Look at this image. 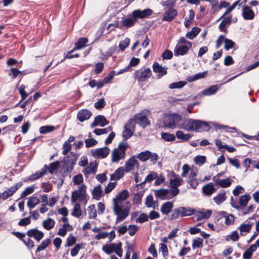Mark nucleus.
Returning <instances> with one entry per match:
<instances>
[{"label": "nucleus", "mask_w": 259, "mask_h": 259, "mask_svg": "<svg viewBox=\"0 0 259 259\" xmlns=\"http://www.w3.org/2000/svg\"><path fill=\"white\" fill-rule=\"evenodd\" d=\"M43 227L47 230L52 229L55 225V222L51 218L44 220L42 223Z\"/></svg>", "instance_id": "2f4dec72"}, {"label": "nucleus", "mask_w": 259, "mask_h": 259, "mask_svg": "<svg viewBox=\"0 0 259 259\" xmlns=\"http://www.w3.org/2000/svg\"><path fill=\"white\" fill-rule=\"evenodd\" d=\"M127 148L126 142H120L117 148H114L111 153L112 161L118 162L120 160L123 159L125 156V151Z\"/></svg>", "instance_id": "20e7f679"}, {"label": "nucleus", "mask_w": 259, "mask_h": 259, "mask_svg": "<svg viewBox=\"0 0 259 259\" xmlns=\"http://www.w3.org/2000/svg\"><path fill=\"white\" fill-rule=\"evenodd\" d=\"M51 243V240L50 238H47L44 240L37 247L35 253H37L38 252L45 249Z\"/></svg>", "instance_id": "473e14b6"}, {"label": "nucleus", "mask_w": 259, "mask_h": 259, "mask_svg": "<svg viewBox=\"0 0 259 259\" xmlns=\"http://www.w3.org/2000/svg\"><path fill=\"white\" fill-rule=\"evenodd\" d=\"M161 139L166 142H172L176 139V136L174 134L162 132L161 133Z\"/></svg>", "instance_id": "79ce46f5"}, {"label": "nucleus", "mask_w": 259, "mask_h": 259, "mask_svg": "<svg viewBox=\"0 0 259 259\" xmlns=\"http://www.w3.org/2000/svg\"><path fill=\"white\" fill-rule=\"evenodd\" d=\"M88 211L90 219H96L97 214L95 208V205L94 204H92L89 206Z\"/></svg>", "instance_id": "de8ad7c7"}, {"label": "nucleus", "mask_w": 259, "mask_h": 259, "mask_svg": "<svg viewBox=\"0 0 259 259\" xmlns=\"http://www.w3.org/2000/svg\"><path fill=\"white\" fill-rule=\"evenodd\" d=\"M180 193L179 189L170 190V189H160L154 191V195L156 197L161 199H170L176 196Z\"/></svg>", "instance_id": "423d86ee"}, {"label": "nucleus", "mask_w": 259, "mask_h": 259, "mask_svg": "<svg viewBox=\"0 0 259 259\" xmlns=\"http://www.w3.org/2000/svg\"><path fill=\"white\" fill-rule=\"evenodd\" d=\"M77 199H79L80 201H82L85 200L84 204H86L87 202V198L83 195H81L78 191L75 190L72 192L71 195V202L74 203L76 202Z\"/></svg>", "instance_id": "bb28decb"}, {"label": "nucleus", "mask_w": 259, "mask_h": 259, "mask_svg": "<svg viewBox=\"0 0 259 259\" xmlns=\"http://www.w3.org/2000/svg\"><path fill=\"white\" fill-rule=\"evenodd\" d=\"M152 75V71L149 68L137 70L134 74V77L139 82L146 81Z\"/></svg>", "instance_id": "0eeeda50"}, {"label": "nucleus", "mask_w": 259, "mask_h": 259, "mask_svg": "<svg viewBox=\"0 0 259 259\" xmlns=\"http://www.w3.org/2000/svg\"><path fill=\"white\" fill-rule=\"evenodd\" d=\"M238 229L240 231L241 235H243V232L248 233L250 231L251 225L250 224H242L240 226Z\"/></svg>", "instance_id": "603ef678"}, {"label": "nucleus", "mask_w": 259, "mask_h": 259, "mask_svg": "<svg viewBox=\"0 0 259 259\" xmlns=\"http://www.w3.org/2000/svg\"><path fill=\"white\" fill-rule=\"evenodd\" d=\"M183 182V180L178 177H176L175 179H171L170 180V185L172 189L170 190H175L179 189L178 187L182 185Z\"/></svg>", "instance_id": "cd10ccee"}, {"label": "nucleus", "mask_w": 259, "mask_h": 259, "mask_svg": "<svg viewBox=\"0 0 259 259\" xmlns=\"http://www.w3.org/2000/svg\"><path fill=\"white\" fill-rule=\"evenodd\" d=\"M167 69L166 67L161 66L157 62H154L153 64V71L158 73L159 78L167 74Z\"/></svg>", "instance_id": "2eb2a0df"}, {"label": "nucleus", "mask_w": 259, "mask_h": 259, "mask_svg": "<svg viewBox=\"0 0 259 259\" xmlns=\"http://www.w3.org/2000/svg\"><path fill=\"white\" fill-rule=\"evenodd\" d=\"M206 158L204 156H196L195 158V162L196 164L201 165L206 161Z\"/></svg>", "instance_id": "e2e57ef3"}, {"label": "nucleus", "mask_w": 259, "mask_h": 259, "mask_svg": "<svg viewBox=\"0 0 259 259\" xmlns=\"http://www.w3.org/2000/svg\"><path fill=\"white\" fill-rule=\"evenodd\" d=\"M88 42V39L85 37L80 38L75 44L74 49H81L87 46Z\"/></svg>", "instance_id": "72a5a7b5"}, {"label": "nucleus", "mask_w": 259, "mask_h": 259, "mask_svg": "<svg viewBox=\"0 0 259 259\" xmlns=\"http://www.w3.org/2000/svg\"><path fill=\"white\" fill-rule=\"evenodd\" d=\"M242 15L246 20H252L254 17V13L251 8L248 6H245L242 9Z\"/></svg>", "instance_id": "4468645a"}, {"label": "nucleus", "mask_w": 259, "mask_h": 259, "mask_svg": "<svg viewBox=\"0 0 259 259\" xmlns=\"http://www.w3.org/2000/svg\"><path fill=\"white\" fill-rule=\"evenodd\" d=\"M97 171V163L95 161L91 162L84 170V172L86 174H95Z\"/></svg>", "instance_id": "37998d69"}, {"label": "nucleus", "mask_w": 259, "mask_h": 259, "mask_svg": "<svg viewBox=\"0 0 259 259\" xmlns=\"http://www.w3.org/2000/svg\"><path fill=\"white\" fill-rule=\"evenodd\" d=\"M31 216L21 219L18 223L20 226H26L29 225L31 223Z\"/></svg>", "instance_id": "338daca9"}, {"label": "nucleus", "mask_w": 259, "mask_h": 259, "mask_svg": "<svg viewBox=\"0 0 259 259\" xmlns=\"http://www.w3.org/2000/svg\"><path fill=\"white\" fill-rule=\"evenodd\" d=\"M134 132V131H133L131 130H130V129H128L126 128H124V130L122 133V135H123L124 140H126L128 139H129L131 137H132V135H133Z\"/></svg>", "instance_id": "774afa93"}, {"label": "nucleus", "mask_w": 259, "mask_h": 259, "mask_svg": "<svg viewBox=\"0 0 259 259\" xmlns=\"http://www.w3.org/2000/svg\"><path fill=\"white\" fill-rule=\"evenodd\" d=\"M181 209H183L182 210H181L182 212V217L191 215L194 213V209H191L189 207L186 208L184 207H181Z\"/></svg>", "instance_id": "bf43d9fd"}, {"label": "nucleus", "mask_w": 259, "mask_h": 259, "mask_svg": "<svg viewBox=\"0 0 259 259\" xmlns=\"http://www.w3.org/2000/svg\"><path fill=\"white\" fill-rule=\"evenodd\" d=\"M207 71L203 72L202 73H199L195 74L193 76L191 77L189 81H193L199 79L204 78L207 74Z\"/></svg>", "instance_id": "680f3d73"}, {"label": "nucleus", "mask_w": 259, "mask_h": 259, "mask_svg": "<svg viewBox=\"0 0 259 259\" xmlns=\"http://www.w3.org/2000/svg\"><path fill=\"white\" fill-rule=\"evenodd\" d=\"M234 46L235 42L233 40L228 38L226 39L224 46V48L226 50L228 51L233 48Z\"/></svg>", "instance_id": "69168bd1"}, {"label": "nucleus", "mask_w": 259, "mask_h": 259, "mask_svg": "<svg viewBox=\"0 0 259 259\" xmlns=\"http://www.w3.org/2000/svg\"><path fill=\"white\" fill-rule=\"evenodd\" d=\"M134 119L135 122L139 124L143 127H145L150 124L149 122L148 121L147 115L144 112L135 115Z\"/></svg>", "instance_id": "9b49d317"}, {"label": "nucleus", "mask_w": 259, "mask_h": 259, "mask_svg": "<svg viewBox=\"0 0 259 259\" xmlns=\"http://www.w3.org/2000/svg\"><path fill=\"white\" fill-rule=\"evenodd\" d=\"M22 185V183L19 182L10 187L8 190H6L3 193H0V200H5L12 196Z\"/></svg>", "instance_id": "1a4fd4ad"}, {"label": "nucleus", "mask_w": 259, "mask_h": 259, "mask_svg": "<svg viewBox=\"0 0 259 259\" xmlns=\"http://www.w3.org/2000/svg\"><path fill=\"white\" fill-rule=\"evenodd\" d=\"M108 123L109 121L106 119L104 116L99 115L95 118L94 121L91 124V127L93 128L99 125L103 127L108 124Z\"/></svg>", "instance_id": "ddd939ff"}, {"label": "nucleus", "mask_w": 259, "mask_h": 259, "mask_svg": "<svg viewBox=\"0 0 259 259\" xmlns=\"http://www.w3.org/2000/svg\"><path fill=\"white\" fill-rule=\"evenodd\" d=\"M203 240L200 238H197L193 240L192 248L193 249L196 248H202L203 246Z\"/></svg>", "instance_id": "09e8293b"}, {"label": "nucleus", "mask_w": 259, "mask_h": 259, "mask_svg": "<svg viewBox=\"0 0 259 259\" xmlns=\"http://www.w3.org/2000/svg\"><path fill=\"white\" fill-rule=\"evenodd\" d=\"M59 164L60 162L58 161L51 163L49 166L48 167L47 170H48L50 174H52L54 173V171L58 168Z\"/></svg>", "instance_id": "5fc2aeb1"}, {"label": "nucleus", "mask_w": 259, "mask_h": 259, "mask_svg": "<svg viewBox=\"0 0 259 259\" xmlns=\"http://www.w3.org/2000/svg\"><path fill=\"white\" fill-rule=\"evenodd\" d=\"M81 213L82 212L80 208V205L79 203H77L74 206L73 211L71 212V215L78 218L81 215Z\"/></svg>", "instance_id": "c03bdc74"}, {"label": "nucleus", "mask_w": 259, "mask_h": 259, "mask_svg": "<svg viewBox=\"0 0 259 259\" xmlns=\"http://www.w3.org/2000/svg\"><path fill=\"white\" fill-rule=\"evenodd\" d=\"M174 206L173 203L167 201L164 203L161 206L160 211L164 214H168Z\"/></svg>", "instance_id": "a878e982"}, {"label": "nucleus", "mask_w": 259, "mask_h": 259, "mask_svg": "<svg viewBox=\"0 0 259 259\" xmlns=\"http://www.w3.org/2000/svg\"><path fill=\"white\" fill-rule=\"evenodd\" d=\"M185 129L187 131H208L210 129V126L206 122L190 119L186 123Z\"/></svg>", "instance_id": "7ed1b4c3"}, {"label": "nucleus", "mask_w": 259, "mask_h": 259, "mask_svg": "<svg viewBox=\"0 0 259 259\" xmlns=\"http://www.w3.org/2000/svg\"><path fill=\"white\" fill-rule=\"evenodd\" d=\"M250 197L249 195H243L239 198V205L243 209L248 203Z\"/></svg>", "instance_id": "4c0bfd02"}, {"label": "nucleus", "mask_w": 259, "mask_h": 259, "mask_svg": "<svg viewBox=\"0 0 259 259\" xmlns=\"http://www.w3.org/2000/svg\"><path fill=\"white\" fill-rule=\"evenodd\" d=\"M138 164V161L136 159L135 156H132L125 162V170L128 172L134 168L136 165Z\"/></svg>", "instance_id": "412c9836"}, {"label": "nucleus", "mask_w": 259, "mask_h": 259, "mask_svg": "<svg viewBox=\"0 0 259 259\" xmlns=\"http://www.w3.org/2000/svg\"><path fill=\"white\" fill-rule=\"evenodd\" d=\"M26 235L30 238H34L37 242H39L44 236V233L36 228L28 230Z\"/></svg>", "instance_id": "f8f14e48"}, {"label": "nucleus", "mask_w": 259, "mask_h": 259, "mask_svg": "<svg viewBox=\"0 0 259 259\" xmlns=\"http://www.w3.org/2000/svg\"><path fill=\"white\" fill-rule=\"evenodd\" d=\"M150 156H151V152L147 150L139 153L137 155V158H138L141 161L144 162L148 160L150 158Z\"/></svg>", "instance_id": "a19ab883"}, {"label": "nucleus", "mask_w": 259, "mask_h": 259, "mask_svg": "<svg viewBox=\"0 0 259 259\" xmlns=\"http://www.w3.org/2000/svg\"><path fill=\"white\" fill-rule=\"evenodd\" d=\"M190 48L188 45L179 46L177 45L174 50V54L176 56L184 55L188 52Z\"/></svg>", "instance_id": "6ab92c4d"}, {"label": "nucleus", "mask_w": 259, "mask_h": 259, "mask_svg": "<svg viewBox=\"0 0 259 259\" xmlns=\"http://www.w3.org/2000/svg\"><path fill=\"white\" fill-rule=\"evenodd\" d=\"M129 196L128 191L126 190L121 191L113 199V211L114 214L117 215L116 224L124 221L129 215L131 208V205L129 201H126L124 205L122 202L125 200Z\"/></svg>", "instance_id": "f257e3e1"}, {"label": "nucleus", "mask_w": 259, "mask_h": 259, "mask_svg": "<svg viewBox=\"0 0 259 259\" xmlns=\"http://www.w3.org/2000/svg\"><path fill=\"white\" fill-rule=\"evenodd\" d=\"M55 127L54 126L46 125L43 126L39 128V132L41 134H45L49 132L54 131Z\"/></svg>", "instance_id": "864d4df0"}, {"label": "nucleus", "mask_w": 259, "mask_h": 259, "mask_svg": "<svg viewBox=\"0 0 259 259\" xmlns=\"http://www.w3.org/2000/svg\"><path fill=\"white\" fill-rule=\"evenodd\" d=\"M181 116L178 114H167L163 118V125L166 127L175 128L181 120Z\"/></svg>", "instance_id": "39448f33"}, {"label": "nucleus", "mask_w": 259, "mask_h": 259, "mask_svg": "<svg viewBox=\"0 0 259 259\" xmlns=\"http://www.w3.org/2000/svg\"><path fill=\"white\" fill-rule=\"evenodd\" d=\"M223 18L224 19L219 25V29L221 31L227 33V30L226 27L229 26L231 23L232 16H228Z\"/></svg>", "instance_id": "5701e85b"}, {"label": "nucleus", "mask_w": 259, "mask_h": 259, "mask_svg": "<svg viewBox=\"0 0 259 259\" xmlns=\"http://www.w3.org/2000/svg\"><path fill=\"white\" fill-rule=\"evenodd\" d=\"M186 83L187 82L185 81H180L178 82H173L169 85V88L170 89H181L184 85H185Z\"/></svg>", "instance_id": "8fccbe9b"}, {"label": "nucleus", "mask_w": 259, "mask_h": 259, "mask_svg": "<svg viewBox=\"0 0 259 259\" xmlns=\"http://www.w3.org/2000/svg\"><path fill=\"white\" fill-rule=\"evenodd\" d=\"M200 31L199 28L195 27L192 28L191 31L187 33L186 36L190 39H193L197 35Z\"/></svg>", "instance_id": "58836bf2"}, {"label": "nucleus", "mask_w": 259, "mask_h": 259, "mask_svg": "<svg viewBox=\"0 0 259 259\" xmlns=\"http://www.w3.org/2000/svg\"><path fill=\"white\" fill-rule=\"evenodd\" d=\"M112 130V126H110L106 128H102V129L96 128L95 130H94V133L97 135H101L102 134H107L108 132L111 131Z\"/></svg>", "instance_id": "3c124183"}, {"label": "nucleus", "mask_w": 259, "mask_h": 259, "mask_svg": "<svg viewBox=\"0 0 259 259\" xmlns=\"http://www.w3.org/2000/svg\"><path fill=\"white\" fill-rule=\"evenodd\" d=\"M110 149L108 147L92 149L91 150L92 155L96 159L106 158L108 155Z\"/></svg>", "instance_id": "9d476101"}, {"label": "nucleus", "mask_w": 259, "mask_h": 259, "mask_svg": "<svg viewBox=\"0 0 259 259\" xmlns=\"http://www.w3.org/2000/svg\"><path fill=\"white\" fill-rule=\"evenodd\" d=\"M217 189L214 188L213 184L212 183H210L205 185L202 188V191L203 193L207 196H210Z\"/></svg>", "instance_id": "393cba45"}, {"label": "nucleus", "mask_w": 259, "mask_h": 259, "mask_svg": "<svg viewBox=\"0 0 259 259\" xmlns=\"http://www.w3.org/2000/svg\"><path fill=\"white\" fill-rule=\"evenodd\" d=\"M183 209H181V207L173 210L171 215L169 216V219L173 220L176 219L179 217H182V212L181 211Z\"/></svg>", "instance_id": "49530a36"}, {"label": "nucleus", "mask_w": 259, "mask_h": 259, "mask_svg": "<svg viewBox=\"0 0 259 259\" xmlns=\"http://www.w3.org/2000/svg\"><path fill=\"white\" fill-rule=\"evenodd\" d=\"M157 178V175L155 172H151L145 178V180L141 185L145 184L146 182H150Z\"/></svg>", "instance_id": "4d7b16f0"}, {"label": "nucleus", "mask_w": 259, "mask_h": 259, "mask_svg": "<svg viewBox=\"0 0 259 259\" xmlns=\"http://www.w3.org/2000/svg\"><path fill=\"white\" fill-rule=\"evenodd\" d=\"M216 220L217 222L224 220L226 225L230 226L234 223L235 217L233 214H228L225 211H220L216 217Z\"/></svg>", "instance_id": "6e6552de"}, {"label": "nucleus", "mask_w": 259, "mask_h": 259, "mask_svg": "<svg viewBox=\"0 0 259 259\" xmlns=\"http://www.w3.org/2000/svg\"><path fill=\"white\" fill-rule=\"evenodd\" d=\"M160 246V247L159 249V252L161 251L163 257L166 258L168 254L167 246L164 243H161Z\"/></svg>", "instance_id": "13d9d810"}, {"label": "nucleus", "mask_w": 259, "mask_h": 259, "mask_svg": "<svg viewBox=\"0 0 259 259\" xmlns=\"http://www.w3.org/2000/svg\"><path fill=\"white\" fill-rule=\"evenodd\" d=\"M211 210H207L206 211H198L194 215V220L199 221L202 219H207L211 215Z\"/></svg>", "instance_id": "4be33fe9"}, {"label": "nucleus", "mask_w": 259, "mask_h": 259, "mask_svg": "<svg viewBox=\"0 0 259 259\" xmlns=\"http://www.w3.org/2000/svg\"><path fill=\"white\" fill-rule=\"evenodd\" d=\"M102 194V187L100 185L95 187L92 191L93 198L99 200Z\"/></svg>", "instance_id": "f704fd0d"}, {"label": "nucleus", "mask_w": 259, "mask_h": 259, "mask_svg": "<svg viewBox=\"0 0 259 259\" xmlns=\"http://www.w3.org/2000/svg\"><path fill=\"white\" fill-rule=\"evenodd\" d=\"M226 241H229L230 239L233 241H236L239 239V235L237 231H233L230 235L226 237Z\"/></svg>", "instance_id": "6e6d98bb"}, {"label": "nucleus", "mask_w": 259, "mask_h": 259, "mask_svg": "<svg viewBox=\"0 0 259 259\" xmlns=\"http://www.w3.org/2000/svg\"><path fill=\"white\" fill-rule=\"evenodd\" d=\"M257 249L256 244L251 245L243 254V257L244 259H250L252 255V253L254 252Z\"/></svg>", "instance_id": "c85d7f7f"}, {"label": "nucleus", "mask_w": 259, "mask_h": 259, "mask_svg": "<svg viewBox=\"0 0 259 259\" xmlns=\"http://www.w3.org/2000/svg\"><path fill=\"white\" fill-rule=\"evenodd\" d=\"M152 11L151 9H147L143 11L137 10L133 11V17H128L124 18L122 20L123 26L129 28L133 26L137 18H144L152 14Z\"/></svg>", "instance_id": "f03ea898"}, {"label": "nucleus", "mask_w": 259, "mask_h": 259, "mask_svg": "<svg viewBox=\"0 0 259 259\" xmlns=\"http://www.w3.org/2000/svg\"><path fill=\"white\" fill-rule=\"evenodd\" d=\"M176 136L178 139L182 140V141H188L191 138V135L190 134H185L181 131L176 132Z\"/></svg>", "instance_id": "a18cd8bd"}, {"label": "nucleus", "mask_w": 259, "mask_h": 259, "mask_svg": "<svg viewBox=\"0 0 259 259\" xmlns=\"http://www.w3.org/2000/svg\"><path fill=\"white\" fill-rule=\"evenodd\" d=\"M226 199V193L225 192L223 191L215 196L213 198V200L217 204L219 205L225 201Z\"/></svg>", "instance_id": "c9c22d12"}, {"label": "nucleus", "mask_w": 259, "mask_h": 259, "mask_svg": "<svg viewBox=\"0 0 259 259\" xmlns=\"http://www.w3.org/2000/svg\"><path fill=\"white\" fill-rule=\"evenodd\" d=\"M213 181L214 182L216 185H219L222 188H227L232 184V181L229 178L222 180L218 178V176H214L213 178Z\"/></svg>", "instance_id": "dca6fc26"}, {"label": "nucleus", "mask_w": 259, "mask_h": 259, "mask_svg": "<svg viewBox=\"0 0 259 259\" xmlns=\"http://www.w3.org/2000/svg\"><path fill=\"white\" fill-rule=\"evenodd\" d=\"M116 247L115 243H111L110 244H106L103 246L102 250L107 254H110L114 252Z\"/></svg>", "instance_id": "e433bc0d"}, {"label": "nucleus", "mask_w": 259, "mask_h": 259, "mask_svg": "<svg viewBox=\"0 0 259 259\" xmlns=\"http://www.w3.org/2000/svg\"><path fill=\"white\" fill-rule=\"evenodd\" d=\"M39 202V199L37 197L32 196L29 198L28 201L27 202V206L31 210L34 208Z\"/></svg>", "instance_id": "7c9ffc66"}, {"label": "nucleus", "mask_w": 259, "mask_h": 259, "mask_svg": "<svg viewBox=\"0 0 259 259\" xmlns=\"http://www.w3.org/2000/svg\"><path fill=\"white\" fill-rule=\"evenodd\" d=\"M219 90V88L217 85H213L210 86L207 89L203 91V94L204 95L209 96L214 94Z\"/></svg>", "instance_id": "ea45409f"}, {"label": "nucleus", "mask_w": 259, "mask_h": 259, "mask_svg": "<svg viewBox=\"0 0 259 259\" xmlns=\"http://www.w3.org/2000/svg\"><path fill=\"white\" fill-rule=\"evenodd\" d=\"M153 199V197L152 194H150L147 196L146 199L145 204L148 207L155 208Z\"/></svg>", "instance_id": "0e129e2a"}, {"label": "nucleus", "mask_w": 259, "mask_h": 259, "mask_svg": "<svg viewBox=\"0 0 259 259\" xmlns=\"http://www.w3.org/2000/svg\"><path fill=\"white\" fill-rule=\"evenodd\" d=\"M124 171H125V170L123 167H119L111 175L110 180L111 181L119 180L123 176Z\"/></svg>", "instance_id": "b1692460"}, {"label": "nucleus", "mask_w": 259, "mask_h": 259, "mask_svg": "<svg viewBox=\"0 0 259 259\" xmlns=\"http://www.w3.org/2000/svg\"><path fill=\"white\" fill-rule=\"evenodd\" d=\"M47 169L48 166L45 165L41 171H38L35 174L31 175L29 178V180L30 181H34L39 179L46 173Z\"/></svg>", "instance_id": "c756f323"}, {"label": "nucleus", "mask_w": 259, "mask_h": 259, "mask_svg": "<svg viewBox=\"0 0 259 259\" xmlns=\"http://www.w3.org/2000/svg\"><path fill=\"white\" fill-rule=\"evenodd\" d=\"M177 15V11L176 9H169L165 12L162 20L170 22L175 18Z\"/></svg>", "instance_id": "a211bd4d"}, {"label": "nucleus", "mask_w": 259, "mask_h": 259, "mask_svg": "<svg viewBox=\"0 0 259 259\" xmlns=\"http://www.w3.org/2000/svg\"><path fill=\"white\" fill-rule=\"evenodd\" d=\"M92 113L89 110L85 109L80 110L78 112L77 117L80 121L83 122L89 119Z\"/></svg>", "instance_id": "aec40b11"}, {"label": "nucleus", "mask_w": 259, "mask_h": 259, "mask_svg": "<svg viewBox=\"0 0 259 259\" xmlns=\"http://www.w3.org/2000/svg\"><path fill=\"white\" fill-rule=\"evenodd\" d=\"M177 0H167L166 1H162L161 4L163 6H166L169 9H172L175 6Z\"/></svg>", "instance_id": "052dcab7"}, {"label": "nucleus", "mask_w": 259, "mask_h": 259, "mask_svg": "<svg viewBox=\"0 0 259 259\" xmlns=\"http://www.w3.org/2000/svg\"><path fill=\"white\" fill-rule=\"evenodd\" d=\"M196 172L193 170H191L188 178V183L193 189H195L199 183V180L196 178Z\"/></svg>", "instance_id": "f3484780"}]
</instances>
